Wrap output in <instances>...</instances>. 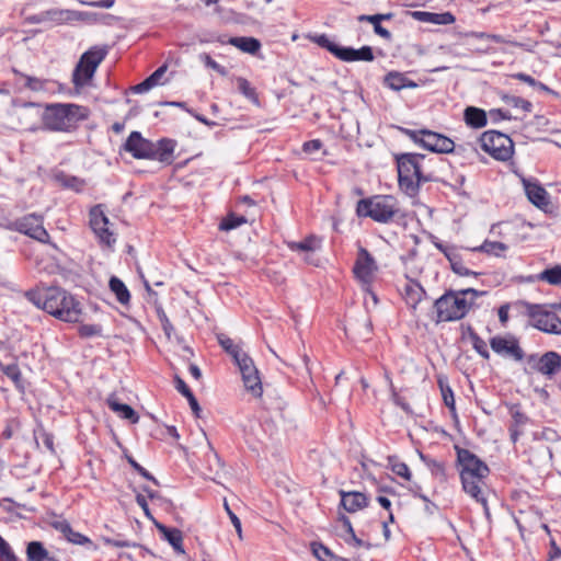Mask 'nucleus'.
Segmentation results:
<instances>
[{"label": "nucleus", "instance_id": "nucleus-60", "mask_svg": "<svg viewBox=\"0 0 561 561\" xmlns=\"http://www.w3.org/2000/svg\"><path fill=\"white\" fill-rule=\"evenodd\" d=\"M514 77L531 87H539L540 89H547L545 84L537 82L533 77H530L526 73L519 72V73H516Z\"/></svg>", "mask_w": 561, "mask_h": 561}, {"label": "nucleus", "instance_id": "nucleus-57", "mask_svg": "<svg viewBox=\"0 0 561 561\" xmlns=\"http://www.w3.org/2000/svg\"><path fill=\"white\" fill-rule=\"evenodd\" d=\"M342 537L347 545L370 548V543L364 542L362 539L357 538L354 530H352V533H347V535H344Z\"/></svg>", "mask_w": 561, "mask_h": 561}, {"label": "nucleus", "instance_id": "nucleus-5", "mask_svg": "<svg viewBox=\"0 0 561 561\" xmlns=\"http://www.w3.org/2000/svg\"><path fill=\"white\" fill-rule=\"evenodd\" d=\"M90 115L88 107L73 103L48 104L43 113V125L48 130L71 131Z\"/></svg>", "mask_w": 561, "mask_h": 561}, {"label": "nucleus", "instance_id": "nucleus-2", "mask_svg": "<svg viewBox=\"0 0 561 561\" xmlns=\"http://www.w3.org/2000/svg\"><path fill=\"white\" fill-rule=\"evenodd\" d=\"M457 460L460 466V479L463 491L480 503L489 516L486 499L482 495L484 478L489 474V467L468 449H457Z\"/></svg>", "mask_w": 561, "mask_h": 561}, {"label": "nucleus", "instance_id": "nucleus-13", "mask_svg": "<svg viewBox=\"0 0 561 561\" xmlns=\"http://www.w3.org/2000/svg\"><path fill=\"white\" fill-rule=\"evenodd\" d=\"M234 363L239 367L247 391L255 398L261 397L263 392L262 381L253 359L248 354H244Z\"/></svg>", "mask_w": 561, "mask_h": 561}, {"label": "nucleus", "instance_id": "nucleus-40", "mask_svg": "<svg viewBox=\"0 0 561 561\" xmlns=\"http://www.w3.org/2000/svg\"><path fill=\"white\" fill-rule=\"evenodd\" d=\"M421 459L425 462L431 473L438 478L440 482L447 481L446 468L444 462L437 461L435 459L428 458L421 454Z\"/></svg>", "mask_w": 561, "mask_h": 561}, {"label": "nucleus", "instance_id": "nucleus-24", "mask_svg": "<svg viewBox=\"0 0 561 561\" xmlns=\"http://www.w3.org/2000/svg\"><path fill=\"white\" fill-rule=\"evenodd\" d=\"M410 14L416 21L437 25H448L455 22V16L450 12L432 13L426 11H412Z\"/></svg>", "mask_w": 561, "mask_h": 561}, {"label": "nucleus", "instance_id": "nucleus-4", "mask_svg": "<svg viewBox=\"0 0 561 561\" xmlns=\"http://www.w3.org/2000/svg\"><path fill=\"white\" fill-rule=\"evenodd\" d=\"M484 294L485 291H479L473 288L447 291L434 304L437 313L436 322L462 319L473 307L476 299Z\"/></svg>", "mask_w": 561, "mask_h": 561}, {"label": "nucleus", "instance_id": "nucleus-26", "mask_svg": "<svg viewBox=\"0 0 561 561\" xmlns=\"http://www.w3.org/2000/svg\"><path fill=\"white\" fill-rule=\"evenodd\" d=\"M157 529L163 536V538L173 547V549L180 553L184 554L185 550L183 548V535L182 531L178 528H169L163 524L156 523Z\"/></svg>", "mask_w": 561, "mask_h": 561}, {"label": "nucleus", "instance_id": "nucleus-56", "mask_svg": "<svg viewBox=\"0 0 561 561\" xmlns=\"http://www.w3.org/2000/svg\"><path fill=\"white\" fill-rule=\"evenodd\" d=\"M224 506H225V510L233 525V527L236 528V531L238 533V536L239 538H242V529H241V522L240 519L238 518V516L230 510L228 503H227V500L224 501Z\"/></svg>", "mask_w": 561, "mask_h": 561}, {"label": "nucleus", "instance_id": "nucleus-20", "mask_svg": "<svg viewBox=\"0 0 561 561\" xmlns=\"http://www.w3.org/2000/svg\"><path fill=\"white\" fill-rule=\"evenodd\" d=\"M524 187L526 195L530 203L539 208L547 207L549 205V196L547 191L538 183L524 180Z\"/></svg>", "mask_w": 561, "mask_h": 561}, {"label": "nucleus", "instance_id": "nucleus-61", "mask_svg": "<svg viewBox=\"0 0 561 561\" xmlns=\"http://www.w3.org/2000/svg\"><path fill=\"white\" fill-rule=\"evenodd\" d=\"M82 3L87 4L89 7H93V8L110 9L114 5L115 1L114 0H99V1H89V2L82 1Z\"/></svg>", "mask_w": 561, "mask_h": 561}, {"label": "nucleus", "instance_id": "nucleus-19", "mask_svg": "<svg viewBox=\"0 0 561 561\" xmlns=\"http://www.w3.org/2000/svg\"><path fill=\"white\" fill-rule=\"evenodd\" d=\"M50 525L57 531L61 533L65 536V538L73 545H92L91 540L87 536L75 531L66 519H56L51 522Z\"/></svg>", "mask_w": 561, "mask_h": 561}, {"label": "nucleus", "instance_id": "nucleus-48", "mask_svg": "<svg viewBox=\"0 0 561 561\" xmlns=\"http://www.w3.org/2000/svg\"><path fill=\"white\" fill-rule=\"evenodd\" d=\"M96 18H98L96 13L68 10V22H70V21L95 22Z\"/></svg>", "mask_w": 561, "mask_h": 561}, {"label": "nucleus", "instance_id": "nucleus-46", "mask_svg": "<svg viewBox=\"0 0 561 561\" xmlns=\"http://www.w3.org/2000/svg\"><path fill=\"white\" fill-rule=\"evenodd\" d=\"M389 463L391 466V470L397 476L402 477L405 480L411 479V472L407 463L399 461L396 457H389Z\"/></svg>", "mask_w": 561, "mask_h": 561}, {"label": "nucleus", "instance_id": "nucleus-49", "mask_svg": "<svg viewBox=\"0 0 561 561\" xmlns=\"http://www.w3.org/2000/svg\"><path fill=\"white\" fill-rule=\"evenodd\" d=\"M471 340L473 348L477 351L478 354H480L483 358H489L490 353L488 351L486 343L476 333H471Z\"/></svg>", "mask_w": 561, "mask_h": 561}, {"label": "nucleus", "instance_id": "nucleus-50", "mask_svg": "<svg viewBox=\"0 0 561 561\" xmlns=\"http://www.w3.org/2000/svg\"><path fill=\"white\" fill-rule=\"evenodd\" d=\"M23 78L25 79V87L28 88L32 91H43L46 87L47 81L36 78L23 75Z\"/></svg>", "mask_w": 561, "mask_h": 561}, {"label": "nucleus", "instance_id": "nucleus-25", "mask_svg": "<svg viewBox=\"0 0 561 561\" xmlns=\"http://www.w3.org/2000/svg\"><path fill=\"white\" fill-rule=\"evenodd\" d=\"M341 504L350 513H354L367 506V497L362 492L340 491Z\"/></svg>", "mask_w": 561, "mask_h": 561}, {"label": "nucleus", "instance_id": "nucleus-28", "mask_svg": "<svg viewBox=\"0 0 561 561\" xmlns=\"http://www.w3.org/2000/svg\"><path fill=\"white\" fill-rule=\"evenodd\" d=\"M385 84L394 91H400L405 88L414 89L417 87V83L410 80L404 73L399 71H390L386 75L383 79Z\"/></svg>", "mask_w": 561, "mask_h": 561}, {"label": "nucleus", "instance_id": "nucleus-12", "mask_svg": "<svg viewBox=\"0 0 561 561\" xmlns=\"http://www.w3.org/2000/svg\"><path fill=\"white\" fill-rule=\"evenodd\" d=\"M90 227L99 239L100 243L112 247L116 239L114 232L110 229V221L105 215L103 205H95L90 209Z\"/></svg>", "mask_w": 561, "mask_h": 561}, {"label": "nucleus", "instance_id": "nucleus-7", "mask_svg": "<svg viewBox=\"0 0 561 561\" xmlns=\"http://www.w3.org/2000/svg\"><path fill=\"white\" fill-rule=\"evenodd\" d=\"M398 211V202L391 195H377L360 199L356 207V214L359 217H370L377 222H388L392 220Z\"/></svg>", "mask_w": 561, "mask_h": 561}, {"label": "nucleus", "instance_id": "nucleus-39", "mask_svg": "<svg viewBox=\"0 0 561 561\" xmlns=\"http://www.w3.org/2000/svg\"><path fill=\"white\" fill-rule=\"evenodd\" d=\"M447 260L450 263L453 272H455L456 274L460 276L478 275V273L471 272L463 265L458 251H448Z\"/></svg>", "mask_w": 561, "mask_h": 561}, {"label": "nucleus", "instance_id": "nucleus-51", "mask_svg": "<svg viewBox=\"0 0 561 561\" xmlns=\"http://www.w3.org/2000/svg\"><path fill=\"white\" fill-rule=\"evenodd\" d=\"M199 59L205 64L206 67L215 70L221 76L227 75V70L225 67L220 66L217 61H215L208 54L204 53L199 56Z\"/></svg>", "mask_w": 561, "mask_h": 561}, {"label": "nucleus", "instance_id": "nucleus-29", "mask_svg": "<svg viewBox=\"0 0 561 561\" xmlns=\"http://www.w3.org/2000/svg\"><path fill=\"white\" fill-rule=\"evenodd\" d=\"M561 367V356L556 352H547L541 356L538 371L542 375H554Z\"/></svg>", "mask_w": 561, "mask_h": 561}, {"label": "nucleus", "instance_id": "nucleus-34", "mask_svg": "<svg viewBox=\"0 0 561 561\" xmlns=\"http://www.w3.org/2000/svg\"><path fill=\"white\" fill-rule=\"evenodd\" d=\"M217 341L234 362L245 354L239 345L234 344V342L224 333L217 334Z\"/></svg>", "mask_w": 561, "mask_h": 561}, {"label": "nucleus", "instance_id": "nucleus-32", "mask_svg": "<svg viewBox=\"0 0 561 561\" xmlns=\"http://www.w3.org/2000/svg\"><path fill=\"white\" fill-rule=\"evenodd\" d=\"M26 557L28 561H58L48 554L39 541H31L27 545Z\"/></svg>", "mask_w": 561, "mask_h": 561}, {"label": "nucleus", "instance_id": "nucleus-16", "mask_svg": "<svg viewBox=\"0 0 561 561\" xmlns=\"http://www.w3.org/2000/svg\"><path fill=\"white\" fill-rule=\"evenodd\" d=\"M490 346L496 354L513 358L517 362L522 360L525 355L518 344V341L513 336H494L490 341Z\"/></svg>", "mask_w": 561, "mask_h": 561}, {"label": "nucleus", "instance_id": "nucleus-45", "mask_svg": "<svg viewBox=\"0 0 561 561\" xmlns=\"http://www.w3.org/2000/svg\"><path fill=\"white\" fill-rule=\"evenodd\" d=\"M503 101L507 105L515 107V108H520L522 111H524L526 113H529L533 108V104L529 101L524 100L519 96L505 95V96H503Z\"/></svg>", "mask_w": 561, "mask_h": 561}, {"label": "nucleus", "instance_id": "nucleus-53", "mask_svg": "<svg viewBox=\"0 0 561 561\" xmlns=\"http://www.w3.org/2000/svg\"><path fill=\"white\" fill-rule=\"evenodd\" d=\"M128 463L145 479L152 481L158 484V480L150 474L142 466H140L131 456H126Z\"/></svg>", "mask_w": 561, "mask_h": 561}, {"label": "nucleus", "instance_id": "nucleus-47", "mask_svg": "<svg viewBox=\"0 0 561 561\" xmlns=\"http://www.w3.org/2000/svg\"><path fill=\"white\" fill-rule=\"evenodd\" d=\"M245 221L247 220L243 216H236V215L231 214L220 222L219 229L224 230V231H229L231 229H234V228L241 226Z\"/></svg>", "mask_w": 561, "mask_h": 561}, {"label": "nucleus", "instance_id": "nucleus-38", "mask_svg": "<svg viewBox=\"0 0 561 561\" xmlns=\"http://www.w3.org/2000/svg\"><path fill=\"white\" fill-rule=\"evenodd\" d=\"M507 249L508 247L503 242L485 240L480 247L473 248L472 251H480L501 257L504 256V252Z\"/></svg>", "mask_w": 561, "mask_h": 561}, {"label": "nucleus", "instance_id": "nucleus-22", "mask_svg": "<svg viewBox=\"0 0 561 561\" xmlns=\"http://www.w3.org/2000/svg\"><path fill=\"white\" fill-rule=\"evenodd\" d=\"M176 142L173 139L163 138L157 144H153V154L150 159L170 164L173 161V153Z\"/></svg>", "mask_w": 561, "mask_h": 561}, {"label": "nucleus", "instance_id": "nucleus-6", "mask_svg": "<svg viewBox=\"0 0 561 561\" xmlns=\"http://www.w3.org/2000/svg\"><path fill=\"white\" fill-rule=\"evenodd\" d=\"M107 54L108 47L106 45H95L80 56L71 78L76 89H82L91 82L98 67Z\"/></svg>", "mask_w": 561, "mask_h": 561}, {"label": "nucleus", "instance_id": "nucleus-42", "mask_svg": "<svg viewBox=\"0 0 561 561\" xmlns=\"http://www.w3.org/2000/svg\"><path fill=\"white\" fill-rule=\"evenodd\" d=\"M538 278L545 280L551 285H561V265H557L552 268L542 271Z\"/></svg>", "mask_w": 561, "mask_h": 561}, {"label": "nucleus", "instance_id": "nucleus-30", "mask_svg": "<svg viewBox=\"0 0 561 561\" xmlns=\"http://www.w3.org/2000/svg\"><path fill=\"white\" fill-rule=\"evenodd\" d=\"M463 116L466 124L473 128H482L488 123L485 112L474 106H468L465 110Z\"/></svg>", "mask_w": 561, "mask_h": 561}, {"label": "nucleus", "instance_id": "nucleus-9", "mask_svg": "<svg viewBox=\"0 0 561 561\" xmlns=\"http://www.w3.org/2000/svg\"><path fill=\"white\" fill-rule=\"evenodd\" d=\"M479 141L481 148L496 160L507 161L513 156V140L505 134L488 130L481 135Z\"/></svg>", "mask_w": 561, "mask_h": 561}, {"label": "nucleus", "instance_id": "nucleus-55", "mask_svg": "<svg viewBox=\"0 0 561 561\" xmlns=\"http://www.w3.org/2000/svg\"><path fill=\"white\" fill-rule=\"evenodd\" d=\"M0 557L4 561H18L15 554L13 553L9 543L4 539L0 541Z\"/></svg>", "mask_w": 561, "mask_h": 561}, {"label": "nucleus", "instance_id": "nucleus-63", "mask_svg": "<svg viewBox=\"0 0 561 561\" xmlns=\"http://www.w3.org/2000/svg\"><path fill=\"white\" fill-rule=\"evenodd\" d=\"M154 84L148 78L133 88L136 93H144L153 88Z\"/></svg>", "mask_w": 561, "mask_h": 561}, {"label": "nucleus", "instance_id": "nucleus-62", "mask_svg": "<svg viewBox=\"0 0 561 561\" xmlns=\"http://www.w3.org/2000/svg\"><path fill=\"white\" fill-rule=\"evenodd\" d=\"M175 382L178 391L181 392L185 398L193 393L191 389L187 387V385L184 382V380L181 379L179 376H175Z\"/></svg>", "mask_w": 561, "mask_h": 561}, {"label": "nucleus", "instance_id": "nucleus-44", "mask_svg": "<svg viewBox=\"0 0 561 561\" xmlns=\"http://www.w3.org/2000/svg\"><path fill=\"white\" fill-rule=\"evenodd\" d=\"M311 550L313 556L319 561H334L336 556H334L325 546L320 542H312Z\"/></svg>", "mask_w": 561, "mask_h": 561}, {"label": "nucleus", "instance_id": "nucleus-1", "mask_svg": "<svg viewBox=\"0 0 561 561\" xmlns=\"http://www.w3.org/2000/svg\"><path fill=\"white\" fill-rule=\"evenodd\" d=\"M27 299L36 307L65 322H79L81 304L60 287H43L26 293Z\"/></svg>", "mask_w": 561, "mask_h": 561}, {"label": "nucleus", "instance_id": "nucleus-52", "mask_svg": "<svg viewBox=\"0 0 561 561\" xmlns=\"http://www.w3.org/2000/svg\"><path fill=\"white\" fill-rule=\"evenodd\" d=\"M438 383L440 387V391H442V396H443V400H444L445 404L449 409L454 410L455 409V399H454L453 390L450 389L449 386H445L443 383L442 379L438 380Z\"/></svg>", "mask_w": 561, "mask_h": 561}, {"label": "nucleus", "instance_id": "nucleus-35", "mask_svg": "<svg viewBox=\"0 0 561 561\" xmlns=\"http://www.w3.org/2000/svg\"><path fill=\"white\" fill-rule=\"evenodd\" d=\"M110 289L115 294L116 299L126 305L130 300V294L125 284L116 276H112L108 283Z\"/></svg>", "mask_w": 561, "mask_h": 561}, {"label": "nucleus", "instance_id": "nucleus-10", "mask_svg": "<svg viewBox=\"0 0 561 561\" xmlns=\"http://www.w3.org/2000/svg\"><path fill=\"white\" fill-rule=\"evenodd\" d=\"M526 313L530 318L531 325L550 334H561V319L546 306L526 302Z\"/></svg>", "mask_w": 561, "mask_h": 561}, {"label": "nucleus", "instance_id": "nucleus-37", "mask_svg": "<svg viewBox=\"0 0 561 561\" xmlns=\"http://www.w3.org/2000/svg\"><path fill=\"white\" fill-rule=\"evenodd\" d=\"M0 370L9 378L12 380V382L14 383V386L20 390V391H23L24 390V387H23V383H22V376H21V370L19 368V366L15 364V363H11V364H3L0 362Z\"/></svg>", "mask_w": 561, "mask_h": 561}, {"label": "nucleus", "instance_id": "nucleus-15", "mask_svg": "<svg viewBox=\"0 0 561 561\" xmlns=\"http://www.w3.org/2000/svg\"><path fill=\"white\" fill-rule=\"evenodd\" d=\"M421 134V146L430 151L437 153H449L455 149V142L442 134L427 129H422Z\"/></svg>", "mask_w": 561, "mask_h": 561}, {"label": "nucleus", "instance_id": "nucleus-11", "mask_svg": "<svg viewBox=\"0 0 561 561\" xmlns=\"http://www.w3.org/2000/svg\"><path fill=\"white\" fill-rule=\"evenodd\" d=\"M377 271L378 265L373 255L365 248H359L353 272L356 279L360 282L364 291H370Z\"/></svg>", "mask_w": 561, "mask_h": 561}, {"label": "nucleus", "instance_id": "nucleus-23", "mask_svg": "<svg viewBox=\"0 0 561 561\" xmlns=\"http://www.w3.org/2000/svg\"><path fill=\"white\" fill-rule=\"evenodd\" d=\"M392 18H393V13L389 12V13H378V14H373V15L362 14L357 19L359 22H368V23L373 24L374 32L378 36H380L387 41H390L392 35L387 28H385L381 25V21H388V20H391Z\"/></svg>", "mask_w": 561, "mask_h": 561}, {"label": "nucleus", "instance_id": "nucleus-43", "mask_svg": "<svg viewBox=\"0 0 561 561\" xmlns=\"http://www.w3.org/2000/svg\"><path fill=\"white\" fill-rule=\"evenodd\" d=\"M480 144L479 138L473 142H466L462 145L455 146V149L458 153H462L463 157L468 160H473L479 156L478 145Z\"/></svg>", "mask_w": 561, "mask_h": 561}, {"label": "nucleus", "instance_id": "nucleus-17", "mask_svg": "<svg viewBox=\"0 0 561 561\" xmlns=\"http://www.w3.org/2000/svg\"><path fill=\"white\" fill-rule=\"evenodd\" d=\"M124 147L136 159H150L153 154V142L145 139L139 131H131Z\"/></svg>", "mask_w": 561, "mask_h": 561}, {"label": "nucleus", "instance_id": "nucleus-59", "mask_svg": "<svg viewBox=\"0 0 561 561\" xmlns=\"http://www.w3.org/2000/svg\"><path fill=\"white\" fill-rule=\"evenodd\" d=\"M322 148V142L319 139L307 141L302 146L304 152L312 154Z\"/></svg>", "mask_w": 561, "mask_h": 561}, {"label": "nucleus", "instance_id": "nucleus-27", "mask_svg": "<svg viewBox=\"0 0 561 561\" xmlns=\"http://www.w3.org/2000/svg\"><path fill=\"white\" fill-rule=\"evenodd\" d=\"M510 413L513 419L510 427L511 439L513 443H516L518 437L523 434V427L527 424L528 417L520 411L517 404L510 407Z\"/></svg>", "mask_w": 561, "mask_h": 561}, {"label": "nucleus", "instance_id": "nucleus-8", "mask_svg": "<svg viewBox=\"0 0 561 561\" xmlns=\"http://www.w3.org/2000/svg\"><path fill=\"white\" fill-rule=\"evenodd\" d=\"M313 42L345 62L373 61L375 58L370 46H363L359 49L343 47L331 41L325 34L314 36Z\"/></svg>", "mask_w": 561, "mask_h": 561}, {"label": "nucleus", "instance_id": "nucleus-3", "mask_svg": "<svg viewBox=\"0 0 561 561\" xmlns=\"http://www.w3.org/2000/svg\"><path fill=\"white\" fill-rule=\"evenodd\" d=\"M400 188L409 196H415L423 183L431 182L434 176L424 168L425 156L420 153H401L396 157Z\"/></svg>", "mask_w": 561, "mask_h": 561}, {"label": "nucleus", "instance_id": "nucleus-54", "mask_svg": "<svg viewBox=\"0 0 561 561\" xmlns=\"http://www.w3.org/2000/svg\"><path fill=\"white\" fill-rule=\"evenodd\" d=\"M102 332L101 325L98 324H83L79 327V334L82 337H92L95 335H100Z\"/></svg>", "mask_w": 561, "mask_h": 561}, {"label": "nucleus", "instance_id": "nucleus-33", "mask_svg": "<svg viewBox=\"0 0 561 561\" xmlns=\"http://www.w3.org/2000/svg\"><path fill=\"white\" fill-rule=\"evenodd\" d=\"M229 44L249 54H255L261 48V43L254 37H231Z\"/></svg>", "mask_w": 561, "mask_h": 561}, {"label": "nucleus", "instance_id": "nucleus-64", "mask_svg": "<svg viewBox=\"0 0 561 561\" xmlns=\"http://www.w3.org/2000/svg\"><path fill=\"white\" fill-rule=\"evenodd\" d=\"M160 320L162 323V329H163L167 337L170 340L171 333L173 332L174 328L164 313L160 317Z\"/></svg>", "mask_w": 561, "mask_h": 561}, {"label": "nucleus", "instance_id": "nucleus-41", "mask_svg": "<svg viewBox=\"0 0 561 561\" xmlns=\"http://www.w3.org/2000/svg\"><path fill=\"white\" fill-rule=\"evenodd\" d=\"M237 84L241 94L249 99L253 104L260 105V100L255 89L251 87L250 82L245 78H237Z\"/></svg>", "mask_w": 561, "mask_h": 561}, {"label": "nucleus", "instance_id": "nucleus-36", "mask_svg": "<svg viewBox=\"0 0 561 561\" xmlns=\"http://www.w3.org/2000/svg\"><path fill=\"white\" fill-rule=\"evenodd\" d=\"M320 245H321V240L319 238H317L316 236H310L300 242H291L289 244V248L293 251L305 252L308 254L310 252H314L316 250L320 249Z\"/></svg>", "mask_w": 561, "mask_h": 561}, {"label": "nucleus", "instance_id": "nucleus-21", "mask_svg": "<svg viewBox=\"0 0 561 561\" xmlns=\"http://www.w3.org/2000/svg\"><path fill=\"white\" fill-rule=\"evenodd\" d=\"M26 21L30 24H39L45 22L61 24L68 22V10L50 9L38 14L28 15Z\"/></svg>", "mask_w": 561, "mask_h": 561}, {"label": "nucleus", "instance_id": "nucleus-14", "mask_svg": "<svg viewBox=\"0 0 561 561\" xmlns=\"http://www.w3.org/2000/svg\"><path fill=\"white\" fill-rule=\"evenodd\" d=\"M14 227L22 232L39 242L47 243L49 234L43 226V218L35 214L24 216L14 222Z\"/></svg>", "mask_w": 561, "mask_h": 561}, {"label": "nucleus", "instance_id": "nucleus-18", "mask_svg": "<svg viewBox=\"0 0 561 561\" xmlns=\"http://www.w3.org/2000/svg\"><path fill=\"white\" fill-rule=\"evenodd\" d=\"M402 295L407 305L415 310L417 305L425 298L426 291L420 283L408 278L402 287Z\"/></svg>", "mask_w": 561, "mask_h": 561}, {"label": "nucleus", "instance_id": "nucleus-31", "mask_svg": "<svg viewBox=\"0 0 561 561\" xmlns=\"http://www.w3.org/2000/svg\"><path fill=\"white\" fill-rule=\"evenodd\" d=\"M106 402L108 408L123 419L129 420L134 424L138 422L139 416L130 405L119 403L114 397H110Z\"/></svg>", "mask_w": 561, "mask_h": 561}, {"label": "nucleus", "instance_id": "nucleus-58", "mask_svg": "<svg viewBox=\"0 0 561 561\" xmlns=\"http://www.w3.org/2000/svg\"><path fill=\"white\" fill-rule=\"evenodd\" d=\"M488 41H492V42H495V43H506V44H510V45L515 46V47H523V48H525L528 51L531 50L529 47H527L526 45H524L522 43H518V42H515V41H511V39H506L503 36L497 35V34H490V36H488Z\"/></svg>", "mask_w": 561, "mask_h": 561}]
</instances>
